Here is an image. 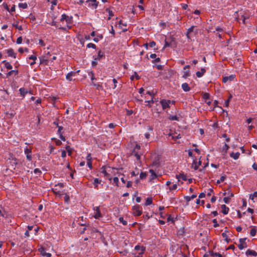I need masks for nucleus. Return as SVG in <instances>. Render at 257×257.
I'll list each match as a JSON object with an SVG mask.
<instances>
[{
	"mask_svg": "<svg viewBox=\"0 0 257 257\" xmlns=\"http://www.w3.org/2000/svg\"><path fill=\"white\" fill-rule=\"evenodd\" d=\"M86 160H87V161H92V158H91V154H88L86 157Z\"/></svg>",
	"mask_w": 257,
	"mask_h": 257,
	"instance_id": "62",
	"label": "nucleus"
},
{
	"mask_svg": "<svg viewBox=\"0 0 257 257\" xmlns=\"http://www.w3.org/2000/svg\"><path fill=\"white\" fill-rule=\"evenodd\" d=\"M87 165L90 169L92 168V161H87Z\"/></svg>",
	"mask_w": 257,
	"mask_h": 257,
	"instance_id": "60",
	"label": "nucleus"
},
{
	"mask_svg": "<svg viewBox=\"0 0 257 257\" xmlns=\"http://www.w3.org/2000/svg\"><path fill=\"white\" fill-rule=\"evenodd\" d=\"M13 26L15 27L16 28L18 29L19 30H22L23 28L22 26H19L18 23L16 24H13Z\"/></svg>",
	"mask_w": 257,
	"mask_h": 257,
	"instance_id": "47",
	"label": "nucleus"
},
{
	"mask_svg": "<svg viewBox=\"0 0 257 257\" xmlns=\"http://www.w3.org/2000/svg\"><path fill=\"white\" fill-rule=\"evenodd\" d=\"M101 172L104 174V177L107 178L109 180H111L112 178L110 172H108V167L102 166L101 169Z\"/></svg>",
	"mask_w": 257,
	"mask_h": 257,
	"instance_id": "2",
	"label": "nucleus"
},
{
	"mask_svg": "<svg viewBox=\"0 0 257 257\" xmlns=\"http://www.w3.org/2000/svg\"><path fill=\"white\" fill-rule=\"evenodd\" d=\"M132 155H134L136 157L137 160H139L141 158V156L142 155V154L141 152L136 153V149H134L132 152Z\"/></svg>",
	"mask_w": 257,
	"mask_h": 257,
	"instance_id": "27",
	"label": "nucleus"
},
{
	"mask_svg": "<svg viewBox=\"0 0 257 257\" xmlns=\"http://www.w3.org/2000/svg\"><path fill=\"white\" fill-rule=\"evenodd\" d=\"M179 119V117L177 115H171L169 117V119L172 120H177V121H178Z\"/></svg>",
	"mask_w": 257,
	"mask_h": 257,
	"instance_id": "34",
	"label": "nucleus"
},
{
	"mask_svg": "<svg viewBox=\"0 0 257 257\" xmlns=\"http://www.w3.org/2000/svg\"><path fill=\"white\" fill-rule=\"evenodd\" d=\"M215 30L216 31H218V32H221L223 31V29L222 28H221V27H217L215 28Z\"/></svg>",
	"mask_w": 257,
	"mask_h": 257,
	"instance_id": "63",
	"label": "nucleus"
},
{
	"mask_svg": "<svg viewBox=\"0 0 257 257\" xmlns=\"http://www.w3.org/2000/svg\"><path fill=\"white\" fill-rule=\"evenodd\" d=\"M222 236L223 238H224V239L227 242H229L230 240L229 239H228V237H227V235L226 234V233L225 232H223L222 233Z\"/></svg>",
	"mask_w": 257,
	"mask_h": 257,
	"instance_id": "42",
	"label": "nucleus"
},
{
	"mask_svg": "<svg viewBox=\"0 0 257 257\" xmlns=\"http://www.w3.org/2000/svg\"><path fill=\"white\" fill-rule=\"evenodd\" d=\"M135 77L136 78V79L137 80H138V79H139L140 78V77L137 74V73L136 72H135L134 75H132L131 77V79L132 80H133L134 79Z\"/></svg>",
	"mask_w": 257,
	"mask_h": 257,
	"instance_id": "41",
	"label": "nucleus"
},
{
	"mask_svg": "<svg viewBox=\"0 0 257 257\" xmlns=\"http://www.w3.org/2000/svg\"><path fill=\"white\" fill-rule=\"evenodd\" d=\"M22 40H23L22 37H19V38H18L16 42L18 44H20L22 43Z\"/></svg>",
	"mask_w": 257,
	"mask_h": 257,
	"instance_id": "56",
	"label": "nucleus"
},
{
	"mask_svg": "<svg viewBox=\"0 0 257 257\" xmlns=\"http://www.w3.org/2000/svg\"><path fill=\"white\" fill-rule=\"evenodd\" d=\"M181 87L185 92H188L190 90V87L189 86V85L187 83H183Z\"/></svg>",
	"mask_w": 257,
	"mask_h": 257,
	"instance_id": "22",
	"label": "nucleus"
},
{
	"mask_svg": "<svg viewBox=\"0 0 257 257\" xmlns=\"http://www.w3.org/2000/svg\"><path fill=\"white\" fill-rule=\"evenodd\" d=\"M225 178H226L225 175L222 176H221V177L220 178V179L219 180H217L216 183L217 184H219V183L223 182L224 181V180L225 179Z\"/></svg>",
	"mask_w": 257,
	"mask_h": 257,
	"instance_id": "36",
	"label": "nucleus"
},
{
	"mask_svg": "<svg viewBox=\"0 0 257 257\" xmlns=\"http://www.w3.org/2000/svg\"><path fill=\"white\" fill-rule=\"evenodd\" d=\"M170 100H167L166 99H162L160 101V103L162 106L163 109H165L167 108L170 107L169 103H170Z\"/></svg>",
	"mask_w": 257,
	"mask_h": 257,
	"instance_id": "6",
	"label": "nucleus"
},
{
	"mask_svg": "<svg viewBox=\"0 0 257 257\" xmlns=\"http://www.w3.org/2000/svg\"><path fill=\"white\" fill-rule=\"evenodd\" d=\"M18 74V70H13L9 71L6 75V77L9 78L11 75L14 74L15 75H17Z\"/></svg>",
	"mask_w": 257,
	"mask_h": 257,
	"instance_id": "24",
	"label": "nucleus"
},
{
	"mask_svg": "<svg viewBox=\"0 0 257 257\" xmlns=\"http://www.w3.org/2000/svg\"><path fill=\"white\" fill-rule=\"evenodd\" d=\"M133 213L135 216H140L142 213L141 207L139 205H135L133 207Z\"/></svg>",
	"mask_w": 257,
	"mask_h": 257,
	"instance_id": "3",
	"label": "nucleus"
},
{
	"mask_svg": "<svg viewBox=\"0 0 257 257\" xmlns=\"http://www.w3.org/2000/svg\"><path fill=\"white\" fill-rule=\"evenodd\" d=\"M72 17H69V16H67L66 14H63L61 16V18L60 21L61 22H63L64 21H65L67 23H70L71 22V21L72 20Z\"/></svg>",
	"mask_w": 257,
	"mask_h": 257,
	"instance_id": "12",
	"label": "nucleus"
},
{
	"mask_svg": "<svg viewBox=\"0 0 257 257\" xmlns=\"http://www.w3.org/2000/svg\"><path fill=\"white\" fill-rule=\"evenodd\" d=\"M93 210H94V215L93 217L95 219H99V218L102 217V214L100 212L99 207V206H96L93 207Z\"/></svg>",
	"mask_w": 257,
	"mask_h": 257,
	"instance_id": "4",
	"label": "nucleus"
},
{
	"mask_svg": "<svg viewBox=\"0 0 257 257\" xmlns=\"http://www.w3.org/2000/svg\"><path fill=\"white\" fill-rule=\"evenodd\" d=\"M235 78L234 75H230L229 76H225L223 78L222 81L224 83L227 82L228 81H231Z\"/></svg>",
	"mask_w": 257,
	"mask_h": 257,
	"instance_id": "13",
	"label": "nucleus"
},
{
	"mask_svg": "<svg viewBox=\"0 0 257 257\" xmlns=\"http://www.w3.org/2000/svg\"><path fill=\"white\" fill-rule=\"evenodd\" d=\"M147 173L145 172H142L140 175V177L141 179H144L147 177Z\"/></svg>",
	"mask_w": 257,
	"mask_h": 257,
	"instance_id": "44",
	"label": "nucleus"
},
{
	"mask_svg": "<svg viewBox=\"0 0 257 257\" xmlns=\"http://www.w3.org/2000/svg\"><path fill=\"white\" fill-rule=\"evenodd\" d=\"M113 183L115 184V185L118 186V178L117 177H114L113 178Z\"/></svg>",
	"mask_w": 257,
	"mask_h": 257,
	"instance_id": "54",
	"label": "nucleus"
},
{
	"mask_svg": "<svg viewBox=\"0 0 257 257\" xmlns=\"http://www.w3.org/2000/svg\"><path fill=\"white\" fill-rule=\"evenodd\" d=\"M194 26H192L190 28H189L187 31V33L190 34L191 32H192L194 29Z\"/></svg>",
	"mask_w": 257,
	"mask_h": 257,
	"instance_id": "55",
	"label": "nucleus"
},
{
	"mask_svg": "<svg viewBox=\"0 0 257 257\" xmlns=\"http://www.w3.org/2000/svg\"><path fill=\"white\" fill-rule=\"evenodd\" d=\"M229 146L225 143L224 147H223V150L225 151V152H226Z\"/></svg>",
	"mask_w": 257,
	"mask_h": 257,
	"instance_id": "61",
	"label": "nucleus"
},
{
	"mask_svg": "<svg viewBox=\"0 0 257 257\" xmlns=\"http://www.w3.org/2000/svg\"><path fill=\"white\" fill-rule=\"evenodd\" d=\"M34 173L36 174V175H40L41 174H42V172L41 171L38 169V168H36L34 170Z\"/></svg>",
	"mask_w": 257,
	"mask_h": 257,
	"instance_id": "46",
	"label": "nucleus"
},
{
	"mask_svg": "<svg viewBox=\"0 0 257 257\" xmlns=\"http://www.w3.org/2000/svg\"><path fill=\"white\" fill-rule=\"evenodd\" d=\"M88 75L89 76H91V80H94L96 79V78L94 76V73L92 71L88 72Z\"/></svg>",
	"mask_w": 257,
	"mask_h": 257,
	"instance_id": "49",
	"label": "nucleus"
},
{
	"mask_svg": "<svg viewBox=\"0 0 257 257\" xmlns=\"http://www.w3.org/2000/svg\"><path fill=\"white\" fill-rule=\"evenodd\" d=\"M135 249L136 250H139L140 249H141V251H142V252L141 253H143L144 251L145 250V247H144V246H140L139 245H136L135 247Z\"/></svg>",
	"mask_w": 257,
	"mask_h": 257,
	"instance_id": "35",
	"label": "nucleus"
},
{
	"mask_svg": "<svg viewBox=\"0 0 257 257\" xmlns=\"http://www.w3.org/2000/svg\"><path fill=\"white\" fill-rule=\"evenodd\" d=\"M177 188V184H174L172 186H171L169 187V190L170 191H172V190H176Z\"/></svg>",
	"mask_w": 257,
	"mask_h": 257,
	"instance_id": "53",
	"label": "nucleus"
},
{
	"mask_svg": "<svg viewBox=\"0 0 257 257\" xmlns=\"http://www.w3.org/2000/svg\"><path fill=\"white\" fill-rule=\"evenodd\" d=\"M229 200L230 199L229 198V197H225L223 198V201L224 202L226 203V204H228L229 203Z\"/></svg>",
	"mask_w": 257,
	"mask_h": 257,
	"instance_id": "57",
	"label": "nucleus"
},
{
	"mask_svg": "<svg viewBox=\"0 0 257 257\" xmlns=\"http://www.w3.org/2000/svg\"><path fill=\"white\" fill-rule=\"evenodd\" d=\"M101 182V180H99L98 178H94L93 182V184L94 185V188L97 189L98 185L100 184Z\"/></svg>",
	"mask_w": 257,
	"mask_h": 257,
	"instance_id": "26",
	"label": "nucleus"
},
{
	"mask_svg": "<svg viewBox=\"0 0 257 257\" xmlns=\"http://www.w3.org/2000/svg\"><path fill=\"white\" fill-rule=\"evenodd\" d=\"M190 76V72L189 70H187L186 71H184L183 72V75L182 76V77L184 79H186L187 77Z\"/></svg>",
	"mask_w": 257,
	"mask_h": 257,
	"instance_id": "31",
	"label": "nucleus"
},
{
	"mask_svg": "<svg viewBox=\"0 0 257 257\" xmlns=\"http://www.w3.org/2000/svg\"><path fill=\"white\" fill-rule=\"evenodd\" d=\"M7 52L9 56L12 57L14 58H16V54L14 52L13 49H9L7 50Z\"/></svg>",
	"mask_w": 257,
	"mask_h": 257,
	"instance_id": "16",
	"label": "nucleus"
},
{
	"mask_svg": "<svg viewBox=\"0 0 257 257\" xmlns=\"http://www.w3.org/2000/svg\"><path fill=\"white\" fill-rule=\"evenodd\" d=\"M19 91L21 95L23 96V98L25 96L26 94H27L28 92V90L23 87L20 88L19 89Z\"/></svg>",
	"mask_w": 257,
	"mask_h": 257,
	"instance_id": "23",
	"label": "nucleus"
},
{
	"mask_svg": "<svg viewBox=\"0 0 257 257\" xmlns=\"http://www.w3.org/2000/svg\"><path fill=\"white\" fill-rule=\"evenodd\" d=\"M254 197H257V191L254 192L253 194L249 195V199L253 200Z\"/></svg>",
	"mask_w": 257,
	"mask_h": 257,
	"instance_id": "40",
	"label": "nucleus"
},
{
	"mask_svg": "<svg viewBox=\"0 0 257 257\" xmlns=\"http://www.w3.org/2000/svg\"><path fill=\"white\" fill-rule=\"evenodd\" d=\"M160 62V58H156L154 60L152 61V63H156Z\"/></svg>",
	"mask_w": 257,
	"mask_h": 257,
	"instance_id": "59",
	"label": "nucleus"
},
{
	"mask_svg": "<svg viewBox=\"0 0 257 257\" xmlns=\"http://www.w3.org/2000/svg\"><path fill=\"white\" fill-rule=\"evenodd\" d=\"M50 55V53L48 52L46 55L44 56L43 57L40 58V61L41 64H44L46 65H47L48 63V56Z\"/></svg>",
	"mask_w": 257,
	"mask_h": 257,
	"instance_id": "9",
	"label": "nucleus"
},
{
	"mask_svg": "<svg viewBox=\"0 0 257 257\" xmlns=\"http://www.w3.org/2000/svg\"><path fill=\"white\" fill-rule=\"evenodd\" d=\"M197 196V195L196 194H193L191 196H185L184 197L185 199L186 200V201L187 202H189L191 200L193 199H194L195 198H196Z\"/></svg>",
	"mask_w": 257,
	"mask_h": 257,
	"instance_id": "30",
	"label": "nucleus"
},
{
	"mask_svg": "<svg viewBox=\"0 0 257 257\" xmlns=\"http://www.w3.org/2000/svg\"><path fill=\"white\" fill-rule=\"evenodd\" d=\"M245 253L246 255H252L253 256H256L257 255V252L255 251L249 249L247 250Z\"/></svg>",
	"mask_w": 257,
	"mask_h": 257,
	"instance_id": "19",
	"label": "nucleus"
},
{
	"mask_svg": "<svg viewBox=\"0 0 257 257\" xmlns=\"http://www.w3.org/2000/svg\"><path fill=\"white\" fill-rule=\"evenodd\" d=\"M19 7L20 8L25 9H27V8L28 5H27V3H20L19 4Z\"/></svg>",
	"mask_w": 257,
	"mask_h": 257,
	"instance_id": "38",
	"label": "nucleus"
},
{
	"mask_svg": "<svg viewBox=\"0 0 257 257\" xmlns=\"http://www.w3.org/2000/svg\"><path fill=\"white\" fill-rule=\"evenodd\" d=\"M222 212L224 214H227L228 213L229 208L225 205H221Z\"/></svg>",
	"mask_w": 257,
	"mask_h": 257,
	"instance_id": "25",
	"label": "nucleus"
},
{
	"mask_svg": "<svg viewBox=\"0 0 257 257\" xmlns=\"http://www.w3.org/2000/svg\"><path fill=\"white\" fill-rule=\"evenodd\" d=\"M152 203V198L151 197H148L146 199V202H145V205L148 206L151 205Z\"/></svg>",
	"mask_w": 257,
	"mask_h": 257,
	"instance_id": "33",
	"label": "nucleus"
},
{
	"mask_svg": "<svg viewBox=\"0 0 257 257\" xmlns=\"http://www.w3.org/2000/svg\"><path fill=\"white\" fill-rule=\"evenodd\" d=\"M154 102H155V101L154 100L153 98H152L151 100H146L145 101V102L148 103L147 105L148 106V107H151L152 106L150 104V103H154Z\"/></svg>",
	"mask_w": 257,
	"mask_h": 257,
	"instance_id": "39",
	"label": "nucleus"
},
{
	"mask_svg": "<svg viewBox=\"0 0 257 257\" xmlns=\"http://www.w3.org/2000/svg\"><path fill=\"white\" fill-rule=\"evenodd\" d=\"M39 251L43 255L46 256L47 257H51V254L46 252L45 249L43 247H41L39 249Z\"/></svg>",
	"mask_w": 257,
	"mask_h": 257,
	"instance_id": "15",
	"label": "nucleus"
},
{
	"mask_svg": "<svg viewBox=\"0 0 257 257\" xmlns=\"http://www.w3.org/2000/svg\"><path fill=\"white\" fill-rule=\"evenodd\" d=\"M3 63L5 64V67L8 69H12L13 68L12 65L8 62L4 60L2 62Z\"/></svg>",
	"mask_w": 257,
	"mask_h": 257,
	"instance_id": "29",
	"label": "nucleus"
},
{
	"mask_svg": "<svg viewBox=\"0 0 257 257\" xmlns=\"http://www.w3.org/2000/svg\"><path fill=\"white\" fill-rule=\"evenodd\" d=\"M222 137L225 138V139L226 140V142L227 143H228L230 141V138L227 137V135L226 134H223L222 135Z\"/></svg>",
	"mask_w": 257,
	"mask_h": 257,
	"instance_id": "52",
	"label": "nucleus"
},
{
	"mask_svg": "<svg viewBox=\"0 0 257 257\" xmlns=\"http://www.w3.org/2000/svg\"><path fill=\"white\" fill-rule=\"evenodd\" d=\"M29 59L31 60H33V61H36L37 59V57L35 55H32L29 57Z\"/></svg>",
	"mask_w": 257,
	"mask_h": 257,
	"instance_id": "58",
	"label": "nucleus"
},
{
	"mask_svg": "<svg viewBox=\"0 0 257 257\" xmlns=\"http://www.w3.org/2000/svg\"><path fill=\"white\" fill-rule=\"evenodd\" d=\"M80 71V70H78L76 72L75 71H71L70 72L68 73L66 76V78L68 81H72V77L75 76L76 74V73H78Z\"/></svg>",
	"mask_w": 257,
	"mask_h": 257,
	"instance_id": "8",
	"label": "nucleus"
},
{
	"mask_svg": "<svg viewBox=\"0 0 257 257\" xmlns=\"http://www.w3.org/2000/svg\"><path fill=\"white\" fill-rule=\"evenodd\" d=\"M156 45V43L154 41H152L149 43V46L150 47H154Z\"/></svg>",
	"mask_w": 257,
	"mask_h": 257,
	"instance_id": "64",
	"label": "nucleus"
},
{
	"mask_svg": "<svg viewBox=\"0 0 257 257\" xmlns=\"http://www.w3.org/2000/svg\"><path fill=\"white\" fill-rule=\"evenodd\" d=\"M108 172H109L111 174H113V175H115V174H119V173H118V170L116 168H110L109 167H108Z\"/></svg>",
	"mask_w": 257,
	"mask_h": 257,
	"instance_id": "20",
	"label": "nucleus"
},
{
	"mask_svg": "<svg viewBox=\"0 0 257 257\" xmlns=\"http://www.w3.org/2000/svg\"><path fill=\"white\" fill-rule=\"evenodd\" d=\"M201 164V162L199 161L198 163L194 160L192 163V167L195 170H197L198 169V167Z\"/></svg>",
	"mask_w": 257,
	"mask_h": 257,
	"instance_id": "17",
	"label": "nucleus"
},
{
	"mask_svg": "<svg viewBox=\"0 0 257 257\" xmlns=\"http://www.w3.org/2000/svg\"><path fill=\"white\" fill-rule=\"evenodd\" d=\"M149 172L151 174V180L154 179L155 178H156L157 177V174H156V173L155 172V171L153 170L150 169L149 170Z\"/></svg>",
	"mask_w": 257,
	"mask_h": 257,
	"instance_id": "32",
	"label": "nucleus"
},
{
	"mask_svg": "<svg viewBox=\"0 0 257 257\" xmlns=\"http://www.w3.org/2000/svg\"><path fill=\"white\" fill-rule=\"evenodd\" d=\"M176 177L178 179V181H180L181 179L183 181H186L187 180L186 175L184 174H177Z\"/></svg>",
	"mask_w": 257,
	"mask_h": 257,
	"instance_id": "14",
	"label": "nucleus"
},
{
	"mask_svg": "<svg viewBox=\"0 0 257 257\" xmlns=\"http://www.w3.org/2000/svg\"><path fill=\"white\" fill-rule=\"evenodd\" d=\"M86 2L88 3L89 6L94 9H96L98 6V2L96 0H88Z\"/></svg>",
	"mask_w": 257,
	"mask_h": 257,
	"instance_id": "11",
	"label": "nucleus"
},
{
	"mask_svg": "<svg viewBox=\"0 0 257 257\" xmlns=\"http://www.w3.org/2000/svg\"><path fill=\"white\" fill-rule=\"evenodd\" d=\"M24 153L26 155L27 159L30 161L32 160V148L26 147L24 149Z\"/></svg>",
	"mask_w": 257,
	"mask_h": 257,
	"instance_id": "5",
	"label": "nucleus"
},
{
	"mask_svg": "<svg viewBox=\"0 0 257 257\" xmlns=\"http://www.w3.org/2000/svg\"><path fill=\"white\" fill-rule=\"evenodd\" d=\"M65 148H66V151L68 153V155L70 156L71 154V152H72V149L70 148V147L69 146H67Z\"/></svg>",
	"mask_w": 257,
	"mask_h": 257,
	"instance_id": "48",
	"label": "nucleus"
},
{
	"mask_svg": "<svg viewBox=\"0 0 257 257\" xmlns=\"http://www.w3.org/2000/svg\"><path fill=\"white\" fill-rule=\"evenodd\" d=\"M240 155V153L239 152H236L235 153L232 152L230 154V157L233 158L234 160H237Z\"/></svg>",
	"mask_w": 257,
	"mask_h": 257,
	"instance_id": "28",
	"label": "nucleus"
},
{
	"mask_svg": "<svg viewBox=\"0 0 257 257\" xmlns=\"http://www.w3.org/2000/svg\"><path fill=\"white\" fill-rule=\"evenodd\" d=\"M206 72V70L205 68H202L201 69V71H197L196 73V76L197 77H201L202 76H203V75H204V74Z\"/></svg>",
	"mask_w": 257,
	"mask_h": 257,
	"instance_id": "21",
	"label": "nucleus"
},
{
	"mask_svg": "<svg viewBox=\"0 0 257 257\" xmlns=\"http://www.w3.org/2000/svg\"><path fill=\"white\" fill-rule=\"evenodd\" d=\"M103 57H104V52H103L101 50H99L98 52L97 56L94 57V60L92 61V66L93 67H95L97 65L98 61L100 60Z\"/></svg>",
	"mask_w": 257,
	"mask_h": 257,
	"instance_id": "1",
	"label": "nucleus"
},
{
	"mask_svg": "<svg viewBox=\"0 0 257 257\" xmlns=\"http://www.w3.org/2000/svg\"><path fill=\"white\" fill-rule=\"evenodd\" d=\"M87 47L88 48H93V49H96V46L95 44H93V43H88L87 45Z\"/></svg>",
	"mask_w": 257,
	"mask_h": 257,
	"instance_id": "43",
	"label": "nucleus"
},
{
	"mask_svg": "<svg viewBox=\"0 0 257 257\" xmlns=\"http://www.w3.org/2000/svg\"><path fill=\"white\" fill-rule=\"evenodd\" d=\"M256 232V229L255 228H252L250 231V234L251 236H254L255 235Z\"/></svg>",
	"mask_w": 257,
	"mask_h": 257,
	"instance_id": "45",
	"label": "nucleus"
},
{
	"mask_svg": "<svg viewBox=\"0 0 257 257\" xmlns=\"http://www.w3.org/2000/svg\"><path fill=\"white\" fill-rule=\"evenodd\" d=\"M245 238H240L239 239L240 243L238 244V247L239 249L242 250L244 248L247 247L246 243L245 242Z\"/></svg>",
	"mask_w": 257,
	"mask_h": 257,
	"instance_id": "7",
	"label": "nucleus"
},
{
	"mask_svg": "<svg viewBox=\"0 0 257 257\" xmlns=\"http://www.w3.org/2000/svg\"><path fill=\"white\" fill-rule=\"evenodd\" d=\"M160 161L159 156L155 157L152 162V166L158 167L160 166Z\"/></svg>",
	"mask_w": 257,
	"mask_h": 257,
	"instance_id": "10",
	"label": "nucleus"
},
{
	"mask_svg": "<svg viewBox=\"0 0 257 257\" xmlns=\"http://www.w3.org/2000/svg\"><path fill=\"white\" fill-rule=\"evenodd\" d=\"M58 134L59 135L60 138L63 141H65V138L62 135L61 131L63 129V127L61 126H58Z\"/></svg>",
	"mask_w": 257,
	"mask_h": 257,
	"instance_id": "18",
	"label": "nucleus"
},
{
	"mask_svg": "<svg viewBox=\"0 0 257 257\" xmlns=\"http://www.w3.org/2000/svg\"><path fill=\"white\" fill-rule=\"evenodd\" d=\"M106 11L109 14L108 20H110L111 18L113 16V13L112 11L109 10L108 9H106Z\"/></svg>",
	"mask_w": 257,
	"mask_h": 257,
	"instance_id": "37",
	"label": "nucleus"
},
{
	"mask_svg": "<svg viewBox=\"0 0 257 257\" xmlns=\"http://www.w3.org/2000/svg\"><path fill=\"white\" fill-rule=\"evenodd\" d=\"M119 220L120 222H121L122 223L123 225H125L127 224V221L124 220L123 219V217H120L119 218Z\"/></svg>",
	"mask_w": 257,
	"mask_h": 257,
	"instance_id": "50",
	"label": "nucleus"
},
{
	"mask_svg": "<svg viewBox=\"0 0 257 257\" xmlns=\"http://www.w3.org/2000/svg\"><path fill=\"white\" fill-rule=\"evenodd\" d=\"M212 222L213 223V226L214 227H217L219 226V224L217 223L216 219H214L213 220Z\"/></svg>",
	"mask_w": 257,
	"mask_h": 257,
	"instance_id": "51",
	"label": "nucleus"
}]
</instances>
